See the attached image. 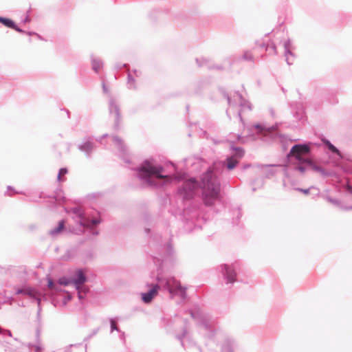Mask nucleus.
<instances>
[{
  "label": "nucleus",
  "instance_id": "1",
  "mask_svg": "<svg viewBox=\"0 0 352 352\" xmlns=\"http://www.w3.org/2000/svg\"><path fill=\"white\" fill-rule=\"evenodd\" d=\"M139 175L148 184L153 186L160 185L161 180L168 182L172 179L169 175H164V168L154 164L150 161L144 162L139 170Z\"/></svg>",
  "mask_w": 352,
  "mask_h": 352
},
{
  "label": "nucleus",
  "instance_id": "4",
  "mask_svg": "<svg viewBox=\"0 0 352 352\" xmlns=\"http://www.w3.org/2000/svg\"><path fill=\"white\" fill-rule=\"evenodd\" d=\"M197 188L198 184L195 179H190L184 182L180 192L185 199H190L193 196L195 191Z\"/></svg>",
  "mask_w": 352,
  "mask_h": 352
},
{
  "label": "nucleus",
  "instance_id": "22",
  "mask_svg": "<svg viewBox=\"0 0 352 352\" xmlns=\"http://www.w3.org/2000/svg\"><path fill=\"white\" fill-rule=\"evenodd\" d=\"M111 324L112 329H117L116 328V324L115 321L111 320Z\"/></svg>",
  "mask_w": 352,
  "mask_h": 352
},
{
  "label": "nucleus",
  "instance_id": "20",
  "mask_svg": "<svg viewBox=\"0 0 352 352\" xmlns=\"http://www.w3.org/2000/svg\"><path fill=\"white\" fill-rule=\"evenodd\" d=\"M74 212L78 214L80 217H82V212H81L80 209L74 208Z\"/></svg>",
  "mask_w": 352,
  "mask_h": 352
},
{
  "label": "nucleus",
  "instance_id": "23",
  "mask_svg": "<svg viewBox=\"0 0 352 352\" xmlns=\"http://www.w3.org/2000/svg\"><path fill=\"white\" fill-rule=\"evenodd\" d=\"M297 168L298 170H300L302 173H303L305 171V168L302 166H298Z\"/></svg>",
  "mask_w": 352,
  "mask_h": 352
},
{
  "label": "nucleus",
  "instance_id": "6",
  "mask_svg": "<svg viewBox=\"0 0 352 352\" xmlns=\"http://www.w3.org/2000/svg\"><path fill=\"white\" fill-rule=\"evenodd\" d=\"M244 151L243 150L240 148L236 149V153L234 156H232L227 159V168L229 170L233 169L239 162L237 158L242 157Z\"/></svg>",
  "mask_w": 352,
  "mask_h": 352
},
{
  "label": "nucleus",
  "instance_id": "14",
  "mask_svg": "<svg viewBox=\"0 0 352 352\" xmlns=\"http://www.w3.org/2000/svg\"><path fill=\"white\" fill-rule=\"evenodd\" d=\"M102 63L100 60H93L92 61V68L93 69L98 72L102 68Z\"/></svg>",
  "mask_w": 352,
  "mask_h": 352
},
{
  "label": "nucleus",
  "instance_id": "8",
  "mask_svg": "<svg viewBox=\"0 0 352 352\" xmlns=\"http://www.w3.org/2000/svg\"><path fill=\"white\" fill-rule=\"evenodd\" d=\"M224 270L226 272V278L228 280V283H234L236 280V273L232 269L231 267L228 265L224 266Z\"/></svg>",
  "mask_w": 352,
  "mask_h": 352
},
{
  "label": "nucleus",
  "instance_id": "12",
  "mask_svg": "<svg viewBox=\"0 0 352 352\" xmlns=\"http://www.w3.org/2000/svg\"><path fill=\"white\" fill-rule=\"evenodd\" d=\"M289 155L294 156L295 158L301 164L306 163L307 164H311V160L310 159H305L303 157V155L301 154H289Z\"/></svg>",
  "mask_w": 352,
  "mask_h": 352
},
{
  "label": "nucleus",
  "instance_id": "13",
  "mask_svg": "<svg viewBox=\"0 0 352 352\" xmlns=\"http://www.w3.org/2000/svg\"><path fill=\"white\" fill-rule=\"evenodd\" d=\"M64 226H65V221H60L58 223V226L56 228L50 230V234L54 235V234H57L60 233L64 229Z\"/></svg>",
  "mask_w": 352,
  "mask_h": 352
},
{
  "label": "nucleus",
  "instance_id": "15",
  "mask_svg": "<svg viewBox=\"0 0 352 352\" xmlns=\"http://www.w3.org/2000/svg\"><path fill=\"white\" fill-rule=\"evenodd\" d=\"M67 173V170L66 168H61L58 175V180L59 182H63L64 179L63 177H64Z\"/></svg>",
  "mask_w": 352,
  "mask_h": 352
},
{
  "label": "nucleus",
  "instance_id": "18",
  "mask_svg": "<svg viewBox=\"0 0 352 352\" xmlns=\"http://www.w3.org/2000/svg\"><path fill=\"white\" fill-rule=\"evenodd\" d=\"M48 287L49 288H50L51 289H55V290H57V288L54 286V283L52 281V279L49 278L48 279Z\"/></svg>",
  "mask_w": 352,
  "mask_h": 352
},
{
  "label": "nucleus",
  "instance_id": "2",
  "mask_svg": "<svg viewBox=\"0 0 352 352\" xmlns=\"http://www.w3.org/2000/svg\"><path fill=\"white\" fill-rule=\"evenodd\" d=\"M203 200L206 205L212 206L219 199V183L211 170L207 171L201 179Z\"/></svg>",
  "mask_w": 352,
  "mask_h": 352
},
{
  "label": "nucleus",
  "instance_id": "19",
  "mask_svg": "<svg viewBox=\"0 0 352 352\" xmlns=\"http://www.w3.org/2000/svg\"><path fill=\"white\" fill-rule=\"evenodd\" d=\"M309 165L311 167V168L314 170L318 171V172H322V169L320 167L314 165L312 162H311V164H309Z\"/></svg>",
  "mask_w": 352,
  "mask_h": 352
},
{
  "label": "nucleus",
  "instance_id": "5",
  "mask_svg": "<svg viewBox=\"0 0 352 352\" xmlns=\"http://www.w3.org/2000/svg\"><path fill=\"white\" fill-rule=\"evenodd\" d=\"M160 290L158 285H151V289L146 293L142 294V299L146 303H149L157 296Z\"/></svg>",
  "mask_w": 352,
  "mask_h": 352
},
{
  "label": "nucleus",
  "instance_id": "11",
  "mask_svg": "<svg viewBox=\"0 0 352 352\" xmlns=\"http://www.w3.org/2000/svg\"><path fill=\"white\" fill-rule=\"evenodd\" d=\"M17 294H25L31 297L36 298L37 295V292L34 289L28 288L25 289H19L17 291Z\"/></svg>",
  "mask_w": 352,
  "mask_h": 352
},
{
  "label": "nucleus",
  "instance_id": "24",
  "mask_svg": "<svg viewBox=\"0 0 352 352\" xmlns=\"http://www.w3.org/2000/svg\"><path fill=\"white\" fill-rule=\"evenodd\" d=\"M98 223H99V221H98V220H92V221H91V224H92L93 226H94V225H96V224H98Z\"/></svg>",
  "mask_w": 352,
  "mask_h": 352
},
{
  "label": "nucleus",
  "instance_id": "7",
  "mask_svg": "<svg viewBox=\"0 0 352 352\" xmlns=\"http://www.w3.org/2000/svg\"><path fill=\"white\" fill-rule=\"evenodd\" d=\"M309 152V148L308 146L305 144H297L294 146L290 152L289 154H307Z\"/></svg>",
  "mask_w": 352,
  "mask_h": 352
},
{
  "label": "nucleus",
  "instance_id": "17",
  "mask_svg": "<svg viewBox=\"0 0 352 352\" xmlns=\"http://www.w3.org/2000/svg\"><path fill=\"white\" fill-rule=\"evenodd\" d=\"M58 283L60 285H67L70 283V282L65 278H60L58 280Z\"/></svg>",
  "mask_w": 352,
  "mask_h": 352
},
{
  "label": "nucleus",
  "instance_id": "25",
  "mask_svg": "<svg viewBox=\"0 0 352 352\" xmlns=\"http://www.w3.org/2000/svg\"><path fill=\"white\" fill-rule=\"evenodd\" d=\"M300 191H302L303 193H305L306 195L309 193V190L308 189H307V190L300 189Z\"/></svg>",
  "mask_w": 352,
  "mask_h": 352
},
{
  "label": "nucleus",
  "instance_id": "16",
  "mask_svg": "<svg viewBox=\"0 0 352 352\" xmlns=\"http://www.w3.org/2000/svg\"><path fill=\"white\" fill-rule=\"evenodd\" d=\"M328 146H329V150H331L333 153L339 154V151L333 144H331L329 142H328Z\"/></svg>",
  "mask_w": 352,
  "mask_h": 352
},
{
  "label": "nucleus",
  "instance_id": "3",
  "mask_svg": "<svg viewBox=\"0 0 352 352\" xmlns=\"http://www.w3.org/2000/svg\"><path fill=\"white\" fill-rule=\"evenodd\" d=\"M166 287L172 295L179 296L182 298L186 296V288L181 285V283L174 278H170L166 280Z\"/></svg>",
  "mask_w": 352,
  "mask_h": 352
},
{
  "label": "nucleus",
  "instance_id": "10",
  "mask_svg": "<svg viewBox=\"0 0 352 352\" xmlns=\"http://www.w3.org/2000/svg\"><path fill=\"white\" fill-rule=\"evenodd\" d=\"M0 23L8 28H12L18 32H21V30L16 27L14 22L10 19L0 16Z\"/></svg>",
  "mask_w": 352,
  "mask_h": 352
},
{
  "label": "nucleus",
  "instance_id": "9",
  "mask_svg": "<svg viewBox=\"0 0 352 352\" xmlns=\"http://www.w3.org/2000/svg\"><path fill=\"white\" fill-rule=\"evenodd\" d=\"M86 281V277L84 275L82 271L79 270L77 272V278L74 280L76 288L80 289V287Z\"/></svg>",
  "mask_w": 352,
  "mask_h": 352
},
{
  "label": "nucleus",
  "instance_id": "26",
  "mask_svg": "<svg viewBox=\"0 0 352 352\" xmlns=\"http://www.w3.org/2000/svg\"><path fill=\"white\" fill-rule=\"evenodd\" d=\"M256 128H257V129H261V127L259 125H256Z\"/></svg>",
  "mask_w": 352,
  "mask_h": 352
},
{
  "label": "nucleus",
  "instance_id": "21",
  "mask_svg": "<svg viewBox=\"0 0 352 352\" xmlns=\"http://www.w3.org/2000/svg\"><path fill=\"white\" fill-rule=\"evenodd\" d=\"M80 223L81 225H82L83 226H86V227L90 226V225H89V223L88 222H87L85 221H83V220L80 221Z\"/></svg>",
  "mask_w": 352,
  "mask_h": 352
}]
</instances>
